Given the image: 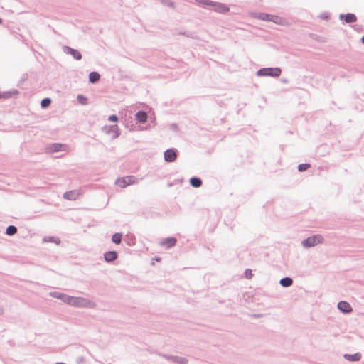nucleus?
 Segmentation results:
<instances>
[{
  "instance_id": "nucleus-20",
  "label": "nucleus",
  "mask_w": 364,
  "mask_h": 364,
  "mask_svg": "<svg viewBox=\"0 0 364 364\" xmlns=\"http://www.w3.org/2000/svg\"><path fill=\"white\" fill-rule=\"evenodd\" d=\"M259 299L256 297H247V299H245V304L249 309H252L254 307V304L258 301Z\"/></svg>"
},
{
  "instance_id": "nucleus-31",
  "label": "nucleus",
  "mask_w": 364,
  "mask_h": 364,
  "mask_svg": "<svg viewBox=\"0 0 364 364\" xmlns=\"http://www.w3.org/2000/svg\"><path fill=\"white\" fill-rule=\"evenodd\" d=\"M50 296H65V294H59V293H56V292H53V293H50Z\"/></svg>"
},
{
  "instance_id": "nucleus-9",
  "label": "nucleus",
  "mask_w": 364,
  "mask_h": 364,
  "mask_svg": "<svg viewBox=\"0 0 364 364\" xmlns=\"http://www.w3.org/2000/svg\"><path fill=\"white\" fill-rule=\"evenodd\" d=\"M63 50L65 53L72 55L75 60H80L82 58V54L77 50L69 46H63Z\"/></svg>"
},
{
  "instance_id": "nucleus-35",
  "label": "nucleus",
  "mask_w": 364,
  "mask_h": 364,
  "mask_svg": "<svg viewBox=\"0 0 364 364\" xmlns=\"http://www.w3.org/2000/svg\"><path fill=\"white\" fill-rule=\"evenodd\" d=\"M282 81L283 82H284V83L287 82V80H286V79H283V80H282Z\"/></svg>"
},
{
  "instance_id": "nucleus-24",
  "label": "nucleus",
  "mask_w": 364,
  "mask_h": 364,
  "mask_svg": "<svg viewBox=\"0 0 364 364\" xmlns=\"http://www.w3.org/2000/svg\"><path fill=\"white\" fill-rule=\"evenodd\" d=\"M77 102L82 105H85L87 104V98L82 95H78L77 97Z\"/></svg>"
},
{
  "instance_id": "nucleus-13",
  "label": "nucleus",
  "mask_w": 364,
  "mask_h": 364,
  "mask_svg": "<svg viewBox=\"0 0 364 364\" xmlns=\"http://www.w3.org/2000/svg\"><path fill=\"white\" fill-rule=\"evenodd\" d=\"M343 358L350 362H358L361 360L362 355L360 353H356L354 354L346 353L343 355Z\"/></svg>"
},
{
  "instance_id": "nucleus-29",
  "label": "nucleus",
  "mask_w": 364,
  "mask_h": 364,
  "mask_svg": "<svg viewBox=\"0 0 364 364\" xmlns=\"http://www.w3.org/2000/svg\"><path fill=\"white\" fill-rule=\"evenodd\" d=\"M109 120L111 121V122H117L118 121V117H117V115L112 114V115H110L109 117Z\"/></svg>"
},
{
  "instance_id": "nucleus-6",
  "label": "nucleus",
  "mask_w": 364,
  "mask_h": 364,
  "mask_svg": "<svg viewBox=\"0 0 364 364\" xmlns=\"http://www.w3.org/2000/svg\"><path fill=\"white\" fill-rule=\"evenodd\" d=\"M159 355L161 357L165 358L167 360L171 361V363L174 364H188V360L183 357H180L177 355H171L166 353H158Z\"/></svg>"
},
{
  "instance_id": "nucleus-7",
  "label": "nucleus",
  "mask_w": 364,
  "mask_h": 364,
  "mask_svg": "<svg viewBox=\"0 0 364 364\" xmlns=\"http://www.w3.org/2000/svg\"><path fill=\"white\" fill-rule=\"evenodd\" d=\"M136 183V179L133 176H126L122 178H119L116 183L118 184L121 188H124L129 185H132Z\"/></svg>"
},
{
  "instance_id": "nucleus-22",
  "label": "nucleus",
  "mask_w": 364,
  "mask_h": 364,
  "mask_svg": "<svg viewBox=\"0 0 364 364\" xmlns=\"http://www.w3.org/2000/svg\"><path fill=\"white\" fill-rule=\"evenodd\" d=\"M18 230L17 228L14 225H9L7 227L6 230V234L8 235H14L17 232Z\"/></svg>"
},
{
  "instance_id": "nucleus-8",
  "label": "nucleus",
  "mask_w": 364,
  "mask_h": 364,
  "mask_svg": "<svg viewBox=\"0 0 364 364\" xmlns=\"http://www.w3.org/2000/svg\"><path fill=\"white\" fill-rule=\"evenodd\" d=\"M177 150L175 149H168L164 151V160L167 162H173L177 158Z\"/></svg>"
},
{
  "instance_id": "nucleus-26",
  "label": "nucleus",
  "mask_w": 364,
  "mask_h": 364,
  "mask_svg": "<svg viewBox=\"0 0 364 364\" xmlns=\"http://www.w3.org/2000/svg\"><path fill=\"white\" fill-rule=\"evenodd\" d=\"M110 132H112L114 133V135L113 136V139H116L119 136V129L117 125H114L110 127Z\"/></svg>"
},
{
  "instance_id": "nucleus-10",
  "label": "nucleus",
  "mask_w": 364,
  "mask_h": 364,
  "mask_svg": "<svg viewBox=\"0 0 364 364\" xmlns=\"http://www.w3.org/2000/svg\"><path fill=\"white\" fill-rule=\"evenodd\" d=\"M338 309L343 314H349L353 311L350 304L346 301H341L338 303Z\"/></svg>"
},
{
  "instance_id": "nucleus-32",
  "label": "nucleus",
  "mask_w": 364,
  "mask_h": 364,
  "mask_svg": "<svg viewBox=\"0 0 364 364\" xmlns=\"http://www.w3.org/2000/svg\"><path fill=\"white\" fill-rule=\"evenodd\" d=\"M250 317H252V318H259L262 316L261 314H250Z\"/></svg>"
},
{
  "instance_id": "nucleus-3",
  "label": "nucleus",
  "mask_w": 364,
  "mask_h": 364,
  "mask_svg": "<svg viewBox=\"0 0 364 364\" xmlns=\"http://www.w3.org/2000/svg\"><path fill=\"white\" fill-rule=\"evenodd\" d=\"M324 238L321 235H314L302 240L301 245L304 248H311L318 244H323Z\"/></svg>"
},
{
  "instance_id": "nucleus-1",
  "label": "nucleus",
  "mask_w": 364,
  "mask_h": 364,
  "mask_svg": "<svg viewBox=\"0 0 364 364\" xmlns=\"http://www.w3.org/2000/svg\"><path fill=\"white\" fill-rule=\"evenodd\" d=\"M64 303L76 307H93L95 304L86 297H57Z\"/></svg>"
},
{
  "instance_id": "nucleus-28",
  "label": "nucleus",
  "mask_w": 364,
  "mask_h": 364,
  "mask_svg": "<svg viewBox=\"0 0 364 364\" xmlns=\"http://www.w3.org/2000/svg\"><path fill=\"white\" fill-rule=\"evenodd\" d=\"M310 167V164H301L298 166V170L300 172L304 171L307 170Z\"/></svg>"
},
{
  "instance_id": "nucleus-25",
  "label": "nucleus",
  "mask_w": 364,
  "mask_h": 364,
  "mask_svg": "<svg viewBox=\"0 0 364 364\" xmlns=\"http://www.w3.org/2000/svg\"><path fill=\"white\" fill-rule=\"evenodd\" d=\"M62 146H63V144H58V143L53 144L50 146V150L52 152L60 151L61 150Z\"/></svg>"
},
{
  "instance_id": "nucleus-34",
  "label": "nucleus",
  "mask_w": 364,
  "mask_h": 364,
  "mask_svg": "<svg viewBox=\"0 0 364 364\" xmlns=\"http://www.w3.org/2000/svg\"><path fill=\"white\" fill-rule=\"evenodd\" d=\"M361 42L364 44V36L361 38Z\"/></svg>"
},
{
  "instance_id": "nucleus-30",
  "label": "nucleus",
  "mask_w": 364,
  "mask_h": 364,
  "mask_svg": "<svg viewBox=\"0 0 364 364\" xmlns=\"http://www.w3.org/2000/svg\"><path fill=\"white\" fill-rule=\"evenodd\" d=\"M245 276L247 278H250L252 276V271L250 269H246L245 270Z\"/></svg>"
},
{
  "instance_id": "nucleus-12",
  "label": "nucleus",
  "mask_w": 364,
  "mask_h": 364,
  "mask_svg": "<svg viewBox=\"0 0 364 364\" xmlns=\"http://www.w3.org/2000/svg\"><path fill=\"white\" fill-rule=\"evenodd\" d=\"M118 254L116 251H108L104 254V259L107 262H112L117 259Z\"/></svg>"
},
{
  "instance_id": "nucleus-17",
  "label": "nucleus",
  "mask_w": 364,
  "mask_h": 364,
  "mask_svg": "<svg viewBox=\"0 0 364 364\" xmlns=\"http://www.w3.org/2000/svg\"><path fill=\"white\" fill-rule=\"evenodd\" d=\"M100 79V75L97 72L93 71L89 74V81L91 83H96Z\"/></svg>"
},
{
  "instance_id": "nucleus-4",
  "label": "nucleus",
  "mask_w": 364,
  "mask_h": 364,
  "mask_svg": "<svg viewBox=\"0 0 364 364\" xmlns=\"http://www.w3.org/2000/svg\"><path fill=\"white\" fill-rule=\"evenodd\" d=\"M282 70L279 68H264L257 72V76L279 77Z\"/></svg>"
},
{
  "instance_id": "nucleus-33",
  "label": "nucleus",
  "mask_w": 364,
  "mask_h": 364,
  "mask_svg": "<svg viewBox=\"0 0 364 364\" xmlns=\"http://www.w3.org/2000/svg\"><path fill=\"white\" fill-rule=\"evenodd\" d=\"M3 313H4V309L1 306H0V315L3 314Z\"/></svg>"
},
{
  "instance_id": "nucleus-18",
  "label": "nucleus",
  "mask_w": 364,
  "mask_h": 364,
  "mask_svg": "<svg viewBox=\"0 0 364 364\" xmlns=\"http://www.w3.org/2000/svg\"><path fill=\"white\" fill-rule=\"evenodd\" d=\"M202 180L198 177H192L190 179V184L194 188H199L202 186Z\"/></svg>"
},
{
  "instance_id": "nucleus-21",
  "label": "nucleus",
  "mask_w": 364,
  "mask_h": 364,
  "mask_svg": "<svg viewBox=\"0 0 364 364\" xmlns=\"http://www.w3.org/2000/svg\"><path fill=\"white\" fill-rule=\"evenodd\" d=\"M122 239V234L117 232L112 235V241L117 245H119L121 243Z\"/></svg>"
},
{
  "instance_id": "nucleus-23",
  "label": "nucleus",
  "mask_w": 364,
  "mask_h": 364,
  "mask_svg": "<svg viewBox=\"0 0 364 364\" xmlns=\"http://www.w3.org/2000/svg\"><path fill=\"white\" fill-rule=\"evenodd\" d=\"M51 104V100L48 97L44 98L41 102V106L42 108H47Z\"/></svg>"
},
{
  "instance_id": "nucleus-2",
  "label": "nucleus",
  "mask_w": 364,
  "mask_h": 364,
  "mask_svg": "<svg viewBox=\"0 0 364 364\" xmlns=\"http://www.w3.org/2000/svg\"><path fill=\"white\" fill-rule=\"evenodd\" d=\"M200 5L211 9L219 14H225L230 11L229 7L220 2L213 1L211 0H196Z\"/></svg>"
},
{
  "instance_id": "nucleus-14",
  "label": "nucleus",
  "mask_w": 364,
  "mask_h": 364,
  "mask_svg": "<svg viewBox=\"0 0 364 364\" xmlns=\"http://www.w3.org/2000/svg\"><path fill=\"white\" fill-rule=\"evenodd\" d=\"M80 193L78 191H70L63 194V198L68 200H74L78 198Z\"/></svg>"
},
{
  "instance_id": "nucleus-19",
  "label": "nucleus",
  "mask_w": 364,
  "mask_h": 364,
  "mask_svg": "<svg viewBox=\"0 0 364 364\" xmlns=\"http://www.w3.org/2000/svg\"><path fill=\"white\" fill-rule=\"evenodd\" d=\"M279 284L284 287H289L293 284V279L291 277H284L280 279Z\"/></svg>"
},
{
  "instance_id": "nucleus-27",
  "label": "nucleus",
  "mask_w": 364,
  "mask_h": 364,
  "mask_svg": "<svg viewBox=\"0 0 364 364\" xmlns=\"http://www.w3.org/2000/svg\"><path fill=\"white\" fill-rule=\"evenodd\" d=\"M43 241L44 242H55L56 244H60V239L58 237H45L43 239Z\"/></svg>"
},
{
  "instance_id": "nucleus-5",
  "label": "nucleus",
  "mask_w": 364,
  "mask_h": 364,
  "mask_svg": "<svg viewBox=\"0 0 364 364\" xmlns=\"http://www.w3.org/2000/svg\"><path fill=\"white\" fill-rule=\"evenodd\" d=\"M254 16L259 20L271 21L277 24H280L282 21V18L281 17L266 13H256Z\"/></svg>"
},
{
  "instance_id": "nucleus-36",
  "label": "nucleus",
  "mask_w": 364,
  "mask_h": 364,
  "mask_svg": "<svg viewBox=\"0 0 364 364\" xmlns=\"http://www.w3.org/2000/svg\"><path fill=\"white\" fill-rule=\"evenodd\" d=\"M108 364H112V363H108Z\"/></svg>"
},
{
  "instance_id": "nucleus-11",
  "label": "nucleus",
  "mask_w": 364,
  "mask_h": 364,
  "mask_svg": "<svg viewBox=\"0 0 364 364\" xmlns=\"http://www.w3.org/2000/svg\"><path fill=\"white\" fill-rule=\"evenodd\" d=\"M339 19L344 20L346 23H351L357 21V17L354 14L351 13L346 14H341L339 15Z\"/></svg>"
},
{
  "instance_id": "nucleus-16",
  "label": "nucleus",
  "mask_w": 364,
  "mask_h": 364,
  "mask_svg": "<svg viewBox=\"0 0 364 364\" xmlns=\"http://www.w3.org/2000/svg\"><path fill=\"white\" fill-rule=\"evenodd\" d=\"M147 117L148 116L146 112L142 110L137 112L136 114V120L141 123L146 122L147 120Z\"/></svg>"
},
{
  "instance_id": "nucleus-15",
  "label": "nucleus",
  "mask_w": 364,
  "mask_h": 364,
  "mask_svg": "<svg viewBox=\"0 0 364 364\" xmlns=\"http://www.w3.org/2000/svg\"><path fill=\"white\" fill-rule=\"evenodd\" d=\"M176 239L175 237H168L164 240L161 245L164 246H166L168 248L173 247L176 243Z\"/></svg>"
}]
</instances>
